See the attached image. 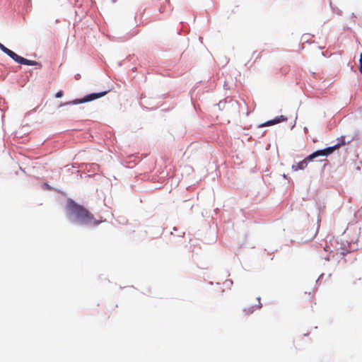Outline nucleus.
Instances as JSON below:
<instances>
[{"label": "nucleus", "instance_id": "obj_11", "mask_svg": "<svg viewBox=\"0 0 362 362\" xmlns=\"http://www.w3.org/2000/svg\"><path fill=\"white\" fill-rule=\"evenodd\" d=\"M62 96H63V91H62V90L58 91V92L56 93V95H55V97H56V98H61V97H62Z\"/></svg>", "mask_w": 362, "mask_h": 362}, {"label": "nucleus", "instance_id": "obj_2", "mask_svg": "<svg viewBox=\"0 0 362 362\" xmlns=\"http://www.w3.org/2000/svg\"><path fill=\"white\" fill-rule=\"evenodd\" d=\"M340 144H336L334 146L328 147L322 150H318L311 153L305 158H304L300 162L296 163V165H293L291 168L294 171H298L299 170H304L307 168L309 162L313 161L315 158L318 156H327L329 154H332L334 150L337 149L339 147Z\"/></svg>", "mask_w": 362, "mask_h": 362}, {"label": "nucleus", "instance_id": "obj_6", "mask_svg": "<svg viewBox=\"0 0 362 362\" xmlns=\"http://www.w3.org/2000/svg\"><path fill=\"white\" fill-rule=\"evenodd\" d=\"M287 118L284 115H280L276 117L275 119L267 121L263 124H262L259 127H267V126H272L276 124H278L281 122L286 121Z\"/></svg>", "mask_w": 362, "mask_h": 362}, {"label": "nucleus", "instance_id": "obj_10", "mask_svg": "<svg viewBox=\"0 0 362 362\" xmlns=\"http://www.w3.org/2000/svg\"><path fill=\"white\" fill-rule=\"evenodd\" d=\"M358 240H362V226L358 229Z\"/></svg>", "mask_w": 362, "mask_h": 362}, {"label": "nucleus", "instance_id": "obj_4", "mask_svg": "<svg viewBox=\"0 0 362 362\" xmlns=\"http://www.w3.org/2000/svg\"><path fill=\"white\" fill-rule=\"evenodd\" d=\"M257 303L252 304L249 300H246L245 302V306L243 308V313L248 316L252 314L255 310L260 309L262 308V303L260 302V298L257 297L255 298Z\"/></svg>", "mask_w": 362, "mask_h": 362}, {"label": "nucleus", "instance_id": "obj_8", "mask_svg": "<svg viewBox=\"0 0 362 362\" xmlns=\"http://www.w3.org/2000/svg\"><path fill=\"white\" fill-rule=\"evenodd\" d=\"M348 250L345 249H341L340 250H337V254L339 253L341 255L344 256L347 254Z\"/></svg>", "mask_w": 362, "mask_h": 362}, {"label": "nucleus", "instance_id": "obj_5", "mask_svg": "<svg viewBox=\"0 0 362 362\" xmlns=\"http://www.w3.org/2000/svg\"><path fill=\"white\" fill-rule=\"evenodd\" d=\"M13 59L16 62L21 64H25V65H28V66H35L37 64V62L36 61L25 59V58L18 55L17 54H15Z\"/></svg>", "mask_w": 362, "mask_h": 362}, {"label": "nucleus", "instance_id": "obj_7", "mask_svg": "<svg viewBox=\"0 0 362 362\" xmlns=\"http://www.w3.org/2000/svg\"><path fill=\"white\" fill-rule=\"evenodd\" d=\"M0 49L11 59L13 58L15 52L5 47L3 44L0 43Z\"/></svg>", "mask_w": 362, "mask_h": 362}, {"label": "nucleus", "instance_id": "obj_1", "mask_svg": "<svg viewBox=\"0 0 362 362\" xmlns=\"http://www.w3.org/2000/svg\"><path fill=\"white\" fill-rule=\"evenodd\" d=\"M67 209L69 214L74 217L76 222L81 225L96 226L99 223L89 211L73 200L68 201Z\"/></svg>", "mask_w": 362, "mask_h": 362}, {"label": "nucleus", "instance_id": "obj_9", "mask_svg": "<svg viewBox=\"0 0 362 362\" xmlns=\"http://www.w3.org/2000/svg\"><path fill=\"white\" fill-rule=\"evenodd\" d=\"M359 71L362 74V53L361 54L359 59Z\"/></svg>", "mask_w": 362, "mask_h": 362}, {"label": "nucleus", "instance_id": "obj_3", "mask_svg": "<svg viewBox=\"0 0 362 362\" xmlns=\"http://www.w3.org/2000/svg\"><path fill=\"white\" fill-rule=\"evenodd\" d=\"M107 91H103V92H101L99 93H91V94H89V95L85 96L82 99H76L72 101L67 102V103H64V105H77V104H80V103L89 102V101H91V100H95V99H98L99 98L104 96L105 95L107 94Z\"/></svg>", "mask_w": 362, "mask_h": 362}]
</instances>
